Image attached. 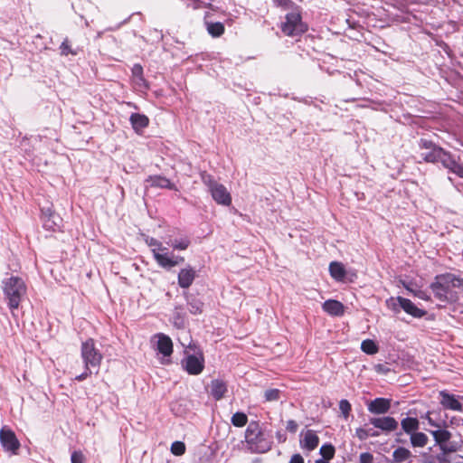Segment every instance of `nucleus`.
<instances>
[{"label": "nucleus", "mask_w": 463, "mask_h": 463, "mask_svg": "<svg viewBox=\"0 0 463 463\" xmlns=\"http://www.w3.org/2000/svg\"><path fill=\"white\" fill-rule=\"evenodd\" d=\"M453 288H461L463 291V278L450 272L436 275L430 284L434 298L444 303L442 307L458 302V294Z\"/></svg>", "instance_id": "1"}, {"label": "nucleus", "mask_w": 463, "mask_h": 463, "mask_svg": "<svg viewBox=\"0 0 463 463\" xmlns=\"http://www.w3.org/2000/svg\"><path fill=\"white\" fill-rule=\"evenodd\" d=\"M245 440L252 453L264 454L273 446L271 430L260 427V421L251 420L245 430Z\"/></svg>", "instance_id": "2"}, {"label": "nucleus", "mask_w": 463, "mask_h": 463, "mask_svg": "<svg viewBox=\"0 0 463 463\" xmlns=\"http://www.w3.org/2000/svg\"><path fill=\"white\" fill-rule=\"evenodd\" d=\"M2 289L8 308L13 312L18 309L27 294V286L19 276H11L2 281Z\"/></svg>", "instance_id": "3"}, {"label": "nucleus", "mask_w": 463, "mask_h": 463, "mask_svg": "<svg viewBox=\"0 0 463 463\" xmlns=\"http://www.w3.org/2000/svg\"><path fill=\"white\" fill-rule=\"evenodd\" d=\"M417 145L420 150L419 156L421 159L420 163L439 164L446 152V149L430 138L420 137Z\"/></svg>", "instance_id": "4"}, {"label": "nucleus", "mask_w": 463, "mask_h": 463, "mask_svg": "<svg viewBox=\"0 0 463 463\" xmlns=\"http://www.w3.org/2000/svg\"><path fill=\"white\" fill-rule=\"evenodd\" d=\"M80 356L84 367L94 369V373L98 374L103 360V354L100 350L96 347L93 338L90 337L81 343Z\"/></svg>", "instance_id": "5"}, {"label": "nucleus", "mask_w": 463, "mask_h": 463, "mask_svg": "<svg viewBox=\"0 0 463 463\" xmlns=\"http://www.w3.org/2000/svg\"><path fill=\"white\" fill-rule=\"evenodd\" d=\"M204 355L200 348L195 354H187L181 361L182 368L190 375H198L204 369Z\"/></svg>", "instance_id": "6"}, {"label": "nucleus", "mask_w": 463, "mask_h": 463, "mask_svg": "<svg viewBox=\"0 0 463 463\" xmlns=\"http://www.w3.org/2000/svg\"><path fill=\"white\" fill-rule=\"evenodd\" d=\"M40 219L44 230L52 232H61L62 218L54 211L52 205L41 208Z\"/></svg>", "instance_id": "7"}, {"label": "nucleus", "mask_w": 463, "mask_h": 463, "mask_svg": "<svg viewBox=\"0 0 463 463\" xmlns=\"http://www.w3.org/2000/svg\"><path fill=\"white\" fill-rule=\"evenodd\" d=\"M0 443L5 451L13 455H18L21 443L17 439L14 431L5 425L0 430Z\"/></svg>", "instance_id": "8"}, {"label": "nucleus", "mask_w": 463, "mask_h": 463, "mask_svg": "<svg viewBox=\"0 0 463 463\" xmlns=\"http://www.w3.org/2000/svg\"><path fill=\"white\" fill-rule=\"evenodd\" d=\"M439 164L447 169L449 173L454 174L459 178H463V162L459 156H456L446 150Z\"/></svg>", "instance_id": "9"}, {"label": "nucleus", "mask_w": 463, "mask_h": 463, "mask_svg": "<svg viewBox=\"0 0 463 463\" xmlns=\"http://www.w3.org/2000/svg\"><path fill=\"white\" fill-rule=\"evenodd\" d=\"M155 260L158 266L169 270L179 264H183L184 258L183 256L175 255L173 252L167 250L164 253L155 252Z\"/></svg>", "instance_id": "10"}, {"label": "nucleus", "mask_w": 463, "mask_h": 463, "mask_svg": "<svg viewBox=\"0 0 463 463\" xmlns=\"http://www.w3.org/2000/svg\"><path fill=\"white\" fill-rule=\"evenodd\" d=\"M163 31H156V40H161L163 43V49L166 52L171 51L173 48L182 49L184 45V42L180 40L175 35L172 34L169 31H166L165 33H162Z\"/></svg>", "instance_id": "11"}, {"label": "nucleus", "mask_w": 463, "mask_h": 463, "mask_svg": "<svg viewBox=\"0 0 463 463\" xmlns=\"http://www.w3.org/2000/svg\"><path fill=\"white\" fill-rule=\"evenodd\" d=\"M434 440L437 445H439L441 451L444 453H451L457 450L455 446H449L447 442L451 439L452 435L450 431L447 430H431Z\"/></svg>", "instance_id": "12"}, {"label": "nucleus", "mask_w": 463, "mask_h": 463, "mask_svg": "<svg viewBox=\"0 0 463 463\" xmlns=\"http://www.w3.org/2000/svg\"><path fill=\"white\" fill-rule=\"evenodd\" d=\"M289 12L286 14V21L283 24L282 29H297L298 27H302V15H301V7L295 5L290 7Z\"/></svg>", "instance_id": "13"}, {"label": "nucleus", "mask_w": 463, "mask_h": 463, "mask_svg": "<svg viewBox=\"0 0 463 463\" xmlns=\"http://www.w3.org/2000/svg\"><path fill=\"white\" fill-rule=\"evenodd\" d=\"M154 338H157L155 345L156 351L161 354L164 357H170L173 354V342L170 336L163 333H158L154 335Z\"/></svg>", "instance_id": "14"}, {"label": "nucleus", "mask_w": 463, "mask_h": 463, "mask_svg": "<svg viewBox=\"0 0 463 463\" xmlns=\"http://www.w3.org/2000/svg\"><path fill=\"white\" fill-rule=\"evenodd\" d=\"M369 422L375 428L380 429L385 432H392L398 429V421L391 416H384L379 418H370Z\"/></svg>", "instance_id": "15"}, {"label": "nucleus", "mask_w": 463, "mask_h": 463, "mask_svg": "<svg viewBox=\"0 0 463 463\" xmlns=\"http://www.w3.org/2000/svg\"><path fill=\"white\" fill-rule=\"evenodd\" d=\"M213 199L218 203L224 206L232 204V195L222 184H218L209 191Z\"/></svg>", "instance_id": "16"}, {"label": "nucleus", "mask_w": 463, "mask_h": 463, "mask_svg": "<svg viewBox=\"0 0 463 463\" xmlns=\"http://www.w3.org/2000/svg\"><path fill=\"white\" fill-rule=\"evenodd\" d=\"M197 277L196 270L190 265L181 269L177 275V282L181 288H188Z\"/></svg>", "instance_id": "17"}, {"label": "nucleus", "mask_w": 463, "mask_h": 463, "mask_svg": "<svg viewBox=\"0 0 463 463\" xmlns=\"http://www.w3.org/2000/svg\"><path fill=\"white\" fill-rule=\"evenodd\" d=\"M397 302H399L401 308H402L407 314L415 318H421L427 315L426 310L416 307L414 303L409 298L397 297Z\"/></svg>", "instance_id": "18"}, {"label": "nucleus", "mask_w": 463, "mask_h": 463, "mask_svg": "<svg viewBox=\"0 0 463 463\" xmlns=\"http://www.w3.org/2000/svg\"><path fill=\"white\" fill-rule=\"evenodd\" d=\"M440 404L446 410H452L456 411H462L463 407L461 402L457 399L456 395L448 392L446 390L439 392Z\"/></svg>", "instance_id": "19"}, {"label": "nucleus", "mask_w": 463, "mask_h": 463, "mask_svg": "<svg viewBox=\"0 0 463 463\" xmlns=\"http://www.w3.org/2000/svg\"><path fill=\"white\" fill-rule=\"evenodd\" d=\"M391 399L378 397L368 404V411L374 414H384L391 409Z\"/></svg>", "instance_id": "20"}, {"label": "nucleus", "mask_w": 463, "mask_h": 463, "mask_svg": "<svg viewBox=\"0 0 463 463\" xmlns=\"http://www.w3.org/2000/svg\"><path fill=\"white\" fill-rule=\"evenodd\" d=\"M184 296L186 299L189 312L193 315L202 314L204 307V303L198 298V295L184 292Z\"/></svg>", "instance_id": "21"}, {"label": "nucleus", "mask_w": 463, "mask_h": 463, "mask_svg": "<svg viewBox=\"0 0 463 463\" xmlns=\"http://www.w3.org/2000/svg\"><path fill=\"white\" fill-rule=\"evenodd\" d=\"M146 183H150V186L152 187H157V188H163V189H168V190H174L177 191L176 185L172 183L168 178L165 176L156 175H149L146 179Z\"/></svg>", "instance_id": "22"}, {"label": "nucleus", "mask_w": 463, "mask_h": 463, "mask_svg": "<svg viewBox=\"0 0 463 463\" xmlns=\"http://www.w3.org/2000/svg\"><path fill=\"white\" fill-rule=\"evenodd\" d=\"M210 394L215 401L222 400L228 391L227 383L222 379H213L211 381Z\"/></svg>", "instance_id": "23"}, {"label": "nucleus", "mask_w": 463, "mask_h": 463, "mask_svg": "<svg viewBox=\"0 0 463 463\" xmlns=\"http://www.w3.org/2000/svg\"><path fill=\"white\" fill-rule=\"evenodd\" d=\"M329 274L337 282H346L347 270L345 265L339 261H332L329 264Z\"/></svg>", "instance_id": "24"}, {"label": "nucleus", "mask_w": 463, "mask_h": 463, "mask_svg": "<svg viewBox=\"0 0 463 463\" xmlns=\"http://www.w3.org/2000/svg\"><path fill=\"white\" fill-rule=\"evenodd\" d=\"M323 310L330 316L341 317L345 313V306L335 299H327L322 305Z\"/></svg>", "instance_id": "25"}, {"label": "nucleus", "mask_w": 463, "mask_h": 463, "mask_svg": "<svg viewBox=\"0 0 463 463\" xmlns=\"http://www.w3.org/2000/svg\"><path fill=\"white\" fill-rule=\"evenodd\" d=\"M129 121L137 134H141L143 129L147 128L149 125V118L146 115L140 113H132L130 115Z\"/></svg>", "instance_id": "26"}, {"label": "nucleus", "mask_w": 463, "mask_h": 463, "mask_svg": "<svg viewBox=\"0 0 463 463\" xmlns=\"http://www.w3.org/2000/svg\"><path fill=\"white\" fill-rule=\"evenodd\" d=\"M319 443V438L312 430L306 431L304 439L300 440V446L309 451L314 450Z\"/></svg>", "instance_id": "27"}, {"label": "nucleus", "mask_w": 463, "mask_h": 463, "mask_svg": "<svg viewBox=\"0 0 463 463\" xmlns=\"http://www.w3.org/2000/svg\"><path fill=\"white\" fill-rule=\"evenodd\" d=\"M401 431L410 435L420 429V421L415 417H406L401 420Z\"/></svg>", "instance_id": "28"}, {"label": "nucleus", "mask_w": 463, "mask_h": 463, "mask_svg": "<svg viewBox=\"0 0 463 463\" xmlns=\"http://www.w3.org/2000/svg\"><path fill=\"white\" fill-rule=\"evenodd\" d=\"M428 437L423 432H419L416 430L415 432L410 434V441L412 447H420L422 448L428 443Z\"/></svg>", "instance_id": "29"}, {"label": "nucleus", "mask_w": 463, "mask_h": 463, "mask_svg": "<svg viewBox=\"0 0 463 463\" xmlns=\"http://www.w3.org/2000/svg\"><path fill=\"white\" fill-rule=\"evenodd\" d=\"M411 456V452L404 447H398L392 453L393 461L396 463L403 462Z\"/></svg>", "instance_id": "30"}, {"label": "nucleus", "mask_w": 463, "mask_h": 463, "mask_svg": "<svg viewBox=\"0 0 463 463\" xmlns=\"http://www.w3.org/2000/svg\"><path fill=\"white\" fill-rule=\"evenodd\" d=\"M361 350L367 354H375L379 351V346L375 341L365 339L361 344Z\"/></svg>", "instance_id": "31"}, {"label": "nucleus", "mask_w": 463, "mask_h": 463, "mask_svg": "<svg viewBox=\"0 0 463 463\" xmlns=\"http://www.w3.org/2000/svg\"><path fill=\"white\" fill-rule=\"evenodd\" d=\"M146 243L149 247H154L152 249V253H153L154 258H155V252L164 253V252L167 251V250H168L167 248L163 246L161 241H159L158 240H156V238H153V237H147L146 239Z\"/></svg>", "instance_id": "32"}, {"label": "nucleus", "mask_w": 463, "mask_h": 463, "mask_svg": "<svg viewBox=\"0 0 463 463\" xmlns=\"http://www.w3.org/2000/svg\"><path fill=\"white\" fill-rule=\"evenodd\" d=\"M174 250H186L190 244L191 240L188 237H183L180 239H175L167 242Z\"/></svg>", "instance_id": "33"}, {"label": "nucleus", "mask_w": 463, "mask_h": 463, "mask_svg": "<svg viewBox=\"0 0 463 463\" xmlns=\"http://www.w3.org/2000/svg\"><path fill=\"white\" fill-rule=\"evenodd\" d=\"M182 310L183 307L181 305L175 306L174 308V325L178 328L184 326V314L182 313Z\"/></svg>", "instance_id": "34"}, {"label": "nucleus", "mask_w": 463, "mask_h": 463, "mask_svg": "<svg viewBox=\"0 0 463 463\" xmlns=\"http://www.w3.org/2000/svg\"><path fill=\"white\" fill-rule=\"evenodd\" d=\"M200 178L203 184L207 186L208 191H211L213 187L216 186L219 183L214 179L213 175L209 174L207 171H201L199 173Z\"/></svg>", "instance_id": "35"}, {"label": "nucleus", "mask_w": 463, "mask_h": 463, "mask_svg": "<svg viewBox=\"0 0 463 463\" xmlns=\"http://www.w3.org/2000/svg\"><path fill=\"white\" fill-rule=\"evenodd\" d=\"M231 422L235 427H244L248 423V416L242 411H237L232 416Z\"/></svg>", "instance_id": "36"}, {"label": "nucleus", "mask_w": 463, "mask_h": 463, "mask_svg": "<svg viewBox=\"0 0 463 463\" xmlns=\"http://www.w3.org/2000/svg\"><path fill=\"white\" fill-rule=\"evenodd\" d=\"M319 453L323 459L330 460L335 457V449L331 443H325L321 446Z\"/></svg>", "instance_id": "37"}, {"label": "nucleus", "mask_w": 463, "mask_h": 463, "mask_svg": "<svg viewBox=\"0 0 463 463\" xmlns=\"http://www.w3.org/2000/svg\"><path fill=\"white\" fill-rule=\"evenodd\" d=\"M307 31H280V33L277 32V35L281 37L282 35L296 37V42H299L302 37L307 38V36L305 34Z\"/></svg>", "instance_id": "38"}, {"label": "nucleus", "mask_w": 463, "mask_h": 463, "mask_svg": "<svg viewBox=\"0 0 463 463\" xmlns=\"http://www.w3.org/2000/svg\"><path fill=\"white\" fill-rule=\"evenodd\" d=\"M281 392L279 389H269L264 392L265 402H277L280 399Z\"/></svg>", "instance_id": "39"}, {"label": "nucleus", "mask_w": 463, "mask_h": 463, "mask_svg": "<svg viewBox=\"0 0 463 463\" xmlns=\"http://www.w3.org/2000/svg\"><path fill=\"white\" fill-rule=\"evenodd\" d=\"M171 452L175 456H182L185 453V444L183 441H174L171 445Z\"/></svg>", "instance_id": "40"}, {"label": "nucleus", "mask_w": 463, "mask_h": 463, "mask_svg": "<svg viewBox=\"0 0 463 463\" xmlns=\"http://www.w3.org/2000/svg\"><path fill=\"white\" fill-rule=\"evenodd\" d=\"M60 50H61V54L62 56H68L69 54H72V55H76L77 54V52L76 51H73L69 43V40L68 38H65L61 46H60Z\"/></svg>", "instance_id": "41"}, {"label": "nucleus", "mask_w": 463, "mask_h": 463, "mask_svg": "<svg viewBox=\"0 0 463 463\" xmlns=\"http://www.w3.org/2000/svg\"><path fill=\"white\" fill-rule=\"evenodd\" d=\"M339 409H340L344 418L347 419L351 413L352 406H351V403L347 400L343 399L339 402Z\"/></svg>", "instance_id": "42"}, {"label": "nucleus", "mask_w": 463, "mask_h": 463, "mask_svg": "<svg viewBox=\"0 0 463 463\" xmlns=\"http://www.w3.org/2000/svg\"><path fill=\"white\" fill-rule=\"evenodd\" d=\"M86 457L81 450H74L71 455V463H86Z\"/></svg>", "instance_id": "43"}, {"label": "nucleus", "mask_w": 463, "mask_h": 463, "mask_svg": "<svg viewBox=\"0 0 463 463\" xmlns=\"http://www.w3.org/2000/svg\"><path fill=\"white\" fill-rule=\"evenodd\" d=\"M396 301H397V298H394L393 297H391L388 299H386L385 303H386V306L390 309H392L393 312L399 313L401 307H400L399 302L397 303Z\"/></svg>", "instance_id": "44"}, {"label": "nucleus", "mask_w": 463, "mask_h": 463, "mask_svg": "<svg viewBox=\"0 0 463 463\" xmlns=\"http://www.w3.org/2000/svg\"><path fill=\"white\" fill-rule=\"evenodd\" d=\"M205 24L207 25V29H224V25L221 22H213L212 20H209V15H205Z\"/></svg>", "instance_id": "45"}, {"label": "nucleus", "mask_w": 463, "mask_h": 463, "mask_svg": "<svg viewBox=\"0 0 463 463\" xmlns=\"http://www.w3.org/2000/svg\"><path fill=\"white\" fill-rule=\"evenodd\" d=\"M413 296L422 299V300H425V301H430L431 300V297L430 295L428 293L427 290H422L420 288H416Z\"/></svg>", "instance_id": "46"}, {"label": "nucleus", "mask_w": 463, "mask_h": 463, "mask_svg": "<svg viewBox=\"0 0 463 463\" xmlns=\"http://www.w3.org/2000/svg\"><path fill=\"white\" fill-rule=\"evenodd\" d=\"M131 72L134 80L138 77L144 76L143 67L139 63L134 64V66L131 69Z\"/></svg>", "instance_id": "47"}, {"label": "nucleus", "mask_w": 463, "mask_h": 463, "mask_svg": "<svg viewBox=\"0 0 463 463\" xmlns=\"http://www.w3.org/2000/svg\"><path fill=\"white\" fill-rule=\"evenodd\" d=\"M402 287L409 292L414 294L416 288H418V285L415 281L411 280L409 282L402 281Z\"/></svg>", "instance_id": "48"}, {"label": "nucleus", "mask_w": 463, "mask_h": 463, "mask_svg": "<svg viewBox=\"0 0 463 463\" xmlns=\"http://www.w3.org/2000/svg\"><path fill=\"white\" fill-rule=\"evenodd\" d=\"M93 370L94 369H92V368L84 367L83 373L77 375L75 377V380L78 382L84 381L85 379H87L89 376H90L93 373Z\"/></svg>", "instance_id": "49"}, {"label": "nucleus", "mask_w": 463, "mask_h": 463, "mask_svg": "<svg viewBox=\"0 0 463 463\" xmlns=\"http://www.w3.org/2000/svg\"><path fill=\"white\" fill-rule=\"evenodd\" d=\"M274 3L280 7H283L286 10H288L290 7L295 5L296 4L291 0H273Z\"/></svg>", "instance_id": "50"}, {"label": "nucleus", "mask_w": 463, "mask_h": 463, "mask_svg": "<svg viewBox=\"0 0 463 463\" xmlns=\"http://www.w3.org/2000/svg\"><path fill=\"white\" fill-rule=\"evenodd\" d=\"M373 456L370 452H364L360 454L359 463H373Z\"/></svg>", "instance_id": "51"}, {"label": "nucleus", "mask_w": 463, "mask_h": 463, "mask_svg": "<svg viewBox=\"0 0 463 463\" xmlns=\"http://www.w3.org/2000/svg\"><path fill=\"white\" fill-rule=\"evenodd\" d=\"M355 434L360 440H365L370 436V430L364 428H358L356 429Z\"/></svg>", "instance_id": "52"}, {"label": "nucleus", "mask_w": 463, "mask_h": 463, "mask_svg": "<svg viewBox=\"0 0 463 463\" xmlns=\"http://www.w3.org/2000/svg\"><path fill=\"white\" fill-rule=\"evenodd\" d=\"M134 81L138 87H142L145 90H149L150 88L149 82L145 79L144 76L135 79Z\"/></svg>", "instance_id": "53"}, {"label": "nucleus", "mask_w": 463, "mask_h": 463, "mask_svg": "<svg viewBox=\"0 0 463 463\" xmlns=\"http://www.w3.org/2000/svg\"><path fill=\"white\" fill-rule=\"evenodd\" d=\"M298 423L294 420H288L287 422V430L291 432V433H295L297 430H298Z\"/></svg>", "instance_id": "54"}, {"label": "nucleus", "mask_w": 463, "mask_h": 463, "mask_svg": "<svg viewBox=\"0 0 463 463\" xmlns=\"http://www.w3.org/2000/svg\"><path fill=\"white\" fill-rule=\"evenodd\" d=\"M422 419H426L428 420V423L432 426V427H440L441 425H439V423H437L435 420H433L431 418H430V411H427L425 413V415H422L421 416Z\"/></svg>", "instance_id": "55"}, {"label": "nucleus", "mask_w": 463, "mask_h": 463, "mask_svg": "<svg viewBox=\"0 0 463 463\" xmlns=\"http://www.w3.org/2000/svg\"><path fill=\"white\" fill-rule=\"evenodd\" d=\"M289 463H304V458L300 454L297 453L291 457Z\"/></svg>", "instance_id": "56"}, {"label": "nucleus", "mask_w": 463, "mask_h": 463, "mask_svg": "<svg viewBox=\"0 0 463 463\" xmlns=\"http://www.w3.org/2000/svg\"><path fill=\"white\" fill-rule=\"evenodd\" d=\"M374 369H375L376 372L383 373H388L390 371V369L387 366H385L384 364H376L374 366Z\"/></svg>", "instance_id": "57"}, {"label": "nucleus", "mask_w": 463, "mask_h": 463, "mask_svg": "<svg viewBox=\"0 0 463 463\" xmlns=\"http://www.w3.org/2000/svg\"><path fill=\"white\" fill-rule=\"evenodd\" d=\"M346 282H354L357 275L354 270H347Z\"/></svg>", "instance_id": "58"}, {"label": "nucleus", "mask_w": 463, "mask_h": 463, "mask_svg": "<svg viewBox=\"0 0 463 463\" xmlns=\"http://www.w3.org/2000/svg\"><path fill=\"white\" fill-rule=\"evenodd\" d=\"M276 437L279 443H283L287 440V435L285 433H282L281 431H277Z\"/></svg>", "instance_id": "59"}, {"label": "nucleus", "mask_w": 463, "mask_h": 463, "mask_svg": "<svg viewBox=\"0 0 463 463\" xmlns=\"http://www.w3.org/2000/svg\"><path fill=\"white\" fill-rule=\"evenodd\" d=\"M447 454L448 453H444L442 451V453L437 455V459L439 460V463H449V460H447V458L445 457Z\"/></svg>", "instance_id": "60"}, {"label": "nucleus", "mask_w": 463, "mask_h": 463, "mask_svg": "<svg viewBox=\"0 0 463 463\" xmlns=\"http://www.w3.org/2000/svg\"><path fill=\"white\" fill-rule=\"evenodd\" d=\"M402 431H401V430H400V431L396 432V434H395V436H396V437H395V442H396V443H402V444H403V443H405V442H406V439H403L402 438H401V437H402Z\"/></svg>", "instance_id": "61"}, {"label": "nucleus", "mask_w": 463, "mask_h": 463, "mask_svg": "<svg viewBox=\"0 0 463 463\" xmlns=\"http://www.w3.org/2000/svg\"><path fill=\"white\" fill-rule=\"evenodd\" d=\"M208 33L213 37V38H218V37H221L222 35V33H224V31H208Z\"/></svg>", "instance_id": "62"}, {"label": "nucleus", "mask_w": 463, "mask_h": 463, "mask_svg": "<svg viewBox=\"0 0 463 463\" xmlns=\"http://www.w3.org/2000/svg\"><path fill=\"white\" fill-rule=\"evenodd\" d=\"M438 44H439L440 47H442V48H443V50H444L448 54H449V52H450L451 50H450L449 46L446 43L441 42L440 43H438Z\"/></svg>", "instance_id": "63"}, {"label": "nucleus", "mask_w": 463, "mask_h": 463, "mask_svg": "<svg viewBox=\"0 0 463 463\" xmlns=\"http://www.w3.org/2000/svg\"><path fill=\"white\" fill-rule=\"evenodd\" d=\"M315 463H330V462H329V460L319 458V459L316 460Z\"/></svg>", "instance_id": "64"}]
</instances>
